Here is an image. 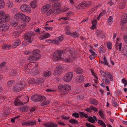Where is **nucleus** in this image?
Returning <instances> with one entry per match:
<instances>
[{
    "instance_id": "1",
    "label": "nucleus",
    "mask_w": 127,
    "mask_h": 127,
    "mask_svg": "<svg viewBox=\"0 0 127 127\" xmlns=\"http://www.w3.org/2000/svg\"><path fill=\"white\" fill-rule=\"evenodd\" d=\"M50 7V6L49 4L45 5L41 8V11L42 13H46L47 16L50 15L54 12L59 13L60 12L58 3H54L50 9H49Z\"/></svg>"
},
{
    "instance_id": "2",
    "label": "nucleus",
    "mask_w": 127,
    "mask_h": 127,
    "mask_svg": "<svg viewBox=\"0 0 127 127\" xmlns=\"http://www.w3.org/2000/svg\"><path fill=\"white\" fill-rule=\"evenodd\" d=\"M65 53H63L61 51H57L55 52L54 54L53 59L56 60L63 59L64 61L66 62H72L75 58V57L71 54L69 55L68 57V56L67 58H63L62 56L63 55L64 56Z\"/></svg>"
},
{
    "instance_id": "3",
    "label": "nucleus",
    "mask_w": 127,
    "mask_h": 127,
    "mask_svg": "<svg viewBox=\"0 0 127 127\" xmlns=\"http://www.w3.org/2000/svg\"><path fill=\"white\" fill-rule=\"evenodd\" d=\"M29 98L27 96H24L22 95L19 96L15 100V104L16 105H21L28 102Z\"/></svg>"
},
{
    "instance_id": "4",
    "label": "nucleus",
    "mask_w": 127,
    "mask_h": 127,
    "mask_svg": "<svg viewBox=\"0 0 127 127\" xmlns=\"http://www.w3.org/2000/svg\"><path fill=\"white\" fill-rule=\"evenodd\" d=\"M34 33L32 31H31L26 34L25 36V40L22 44L24 45H27L32 42L31 37L34 35Z\"/></svg>"
},
{
    "instance_id": "5",
    "label": "nucleus",
    "mask_w": 127,
    "mask_h": 127,
    "mask_svg": "<svg viewBox=\"0 0 127 127\" xmlns=\"http://www.w3.org/2000/svg\"><path fill=\"white\" fill-rule=\"evenodd\" d=\"M0 17H1L0 18V24L8 22L10 19L9 15L3 11H0Z\"/></svg>"
},
{
    "instance_id": "6",
    "label": "nucleus",
    "mask_w": 127,
    "mask_h": 127,
    "mask_svg": "<svg viewBox=\"0 0 127 127\" xmlns=\"http://www.w3.org/2000/svg\"><path fill=\"white\" fill-rule=\"evenodd\" d=\"M25 83L24 82H21L17 84L13 87V91L15 92H18L23 90L25 87Z\"/></svg>"
},
{
    "instance_id": "7",
    "label": "nucleus",
    "mask_w": 127,
    "mask_h": 127,
    "mask_svg": "<svg viewBox=\"0 0 127 127\" xmlns=\"http://www.w3.org/2000/svg\"><path fill=\"white\" fill-rule=\"evenodd\" d=\"M102 78H107L108 77L110 80L112 81L113 80V77L112 75L110 73L107 71L105 72L101 70L100 71Z\"/></svg>"
},
{
    "instance_id": "8",
    "label": "nucleus",
    "mask_w": 127,
    "mask_h": 127,
    "mask_svg": "<svg viewBox=\"0 0 127 127\" xmlns=\"http://www.w3.org/2000/svg\"><path fill=\"white\" fill-rule=\"evenodd\" d=\"M20 9L22 12H25L27 13H29L31 12V8L28 5L25 4L21 6Z\"/></svg>"
},
{
    "instance_id": "9",
    "label": "nucleus",
    "mask_w": 127,
    "mask_h": 127,
    "mask_svg": "<svg viewBox=\"0 0 127 127\" xmlns=\"http://www.w3.org/2000/svg\"><path fill=\"white\" fill-rule=\"evenodd\" d=\"M22 125L23 126H32L36 125L35 121L30 120L28 121H22Z\"/></svg>"
},
{
    "instance_id": "10",
    "label": "nucleus",
    "mask_w": 127,
    "mask_h": 127,
    "mask_svg": "<svg viewBox=\"0 0 127 127\" xmlns=\"http://www.w3.org/2000/svg\"><path fill=\"white\" fill-rule=\"evenodd\" d=\"M73 74L71 72H69L65 75L63 78L64 81L67 82H69L72 79Z\"/></svg>"
},
{
    "instance_id": "11",
    "label": "nucleus",
    "mask_w": 127,
    "mask_h": 127,
    "mask_svg": "<svg viewBox=\"0 0 127 127\" xmlns=\"http://www.w3.org/2000/svg\"><path fill=\"white\" fill-rule=\"evenodd\" d=\"M63 68L62 66L58 65L56 67L53 73V75L57 76L60 74L63 71Z\"/></svg>"
},
{
    "instance_id": "12",
    "label": "nucleus",
    "mask_w": 127,
    "mask_h": 127,
    "mask_svg": "<svg viewBox=\"0 0 127 127\" xmlns=\"http://www.w3.org/2000/svg\"><path fill=\"white\" fill-rule=\"evenodd\" d=\"M43 124L45 127H57L58 126L57 124L49 122L44 123Z\"/></svg>"
},
{
    "instance_id": "13",
    "label": "nucleus",
    "mask_w": 127,
    "mask_h": 127,
    "mask_svg": "<svg viewBox=\"0 0 127 127\" xmlns=\"http://www.w3.org/2000/svg\"><path fill=\"white\" fill-rule=\"evenodd\" d=\"M41 79L39 78H34L33 79H30L28 81L29 84H32L35 83H39L41 81Z\"/></svg>"
},
{
    "instance_id": "14",
    "label": "nucleus",
    "mask_w": 127,
    "mask_h": 127,
    "mask_svg": "<svg viewBox=\"0 0 127 127\" xmlns=\"http://www.w3.org/2000/svg\"><path fill=\"white\" fill-rule=\"evenodd\" d=\"M38 50H33L32 52V54H33L34 56V58L36 59L35 61L39 59L40 57V55L38 53Z\"/></svg>"
},
{
    "instance_id": "15",
    "label": "nucleus",
    "mask_w": 127,
    "mask_h": 127,
    "mask_svg": "<svg viewBox=\"0 0 127 127\" xmlns=\"http://www.w3.org/2000/svg\"><path fill=\"white\" fill-rule=\"evenodd\" d=\"M73 14V12L71 11L67 13L66 15L67 17H63L59 19V21L61 20H70L69 18H68L67 17L71 16Z\"/></svg>"
},
{
    "instance_id": "16",
    "label": "nucleus",
    "mask_w": 127,
    "mask_h": 127,
    "mask_svg": "<svg viewBox=\"0 0 127 127\" xmlns=\"http://www.w3.org/2000/svg\"><path fill=\"white\" fill-rule=\"evenodd\" d=\"M26 26V24H23L17 27V30H20V32L21 33L22 32L26 30L25 27Z\"/></svg>"
},
{
    "instance_id": "17",
    "label": "nucleus",
    "mask_w": 127,
    "mask_h": 127,
    "mask_svg": "<svg viewBox=\"0 0 127 127\" xmlns=\"http://www.w3.org/2000/svg\"><path fill=\"white\" fill-rule=\"evenodd\" d=\"M50 36V34L49 33H43L39 36V39L40 40H44Z\"/></svg>"
},
{
    "instance_id": "18",
    "label": "nucleus",
    "mask_w": 127,
    "mask_h": 127,
    "mask_svg": "<svg viewBox=\"0 0 127 127\" xmlns=\"http://www.w3.org/2000/svg\"><path fill=\"white\" fill-rule=\"evenodd\" d=\"M127 22V14H124L123 15L122 18L121 22V25L122 26H123V24H124L126 23Z\"/></svg>"
},
{
    "instance_id": "19",
    "label": "nucleus",
    "mask_w": 127,
    "mask_h": 127,
    "mask_svg": "<svg viewBox=\"0 0 127 127\" xmlns=\"http://www.w3.org/2000/svg\"><path fill=\"white\" fill-rule=\"evenodd\" d=\"M91 4V2L90 1L85 2L80 5H78V8L79 9H80L82 7L84 8V7L89 6Z\"/></svg>"
},
{
    "instance_id": "20",
    "label": "nucleus",
    "mask_w": 127,
    "mask_h": 127,
    "mask_svg": "<svg viewBox=\"0 0 127 127\" xmlns=\"http://www.w3.org/2000/svg\"><path fill=\"white\" fill-rule=\"evenodd\" d=\"M71 88V87L70 85L67 84L64 85V94H66L70 90Z\"/></svg>"
},
{
    "instance_id": "21",
    "label": "nucleus",
    "mask_w": 127,
    "mask_h": 127,
    "mask_svg": "<svg viewBox=\"0 0 127 127\" xmlns=\"http://www.w3.org/2000/svg\"><path fill=\"white\" fill-rule=\"evenodd\" d=\"M98 114L102 119H105L106 118V116L104 111L99 110L98 112Z\"/></svg>"
},
{
    "instance_id": "22",
    "label": "nucleus",
    "mask_w": 127,
    "mask_h": 127,
    "mask_svg": "<svg viewBox=\"0 0 127 127\" xmlns=\"http://www.w3.org/2000/svg\"><path fill=\"white\" fill-rule=\"evenodd\" d=\"M9 25L8 24H5L2 25V27L0 28V29L2 31H6L9 29Z\"/></svg>"
},
{
    "instance_id": "23",
    "label": "nucleus",
    "mask_w": 127,
    "mask_h": 127,
    "mask_svg": "<svg viewBox=\"0 0 127 127\" xmlns=\"http://www.w3.org/2000/svg\"><path fill=\"white\" fill-rule=\"evenodd\" d=\"M63 38L61 36H59L53 40V43L56 44L57 43L60 42L63 40Z\"/></svg>"
},
{
    "instance_id": "24",
    "label": "nucleus",
    "mask_w": 127,
    "mask_h": 127,
    "mask_svg": "<svg viewBox=\"0 0 127 127\" xmlns=\"http://www.w3.org/2000/svg\"><path fill=\"white\" fill-rule=\"evenodd\" d=\"M39 95H35L34 96H32L31 99L33 101L38 102L39 101V100H40V99H39Z\"/></svg>"
},
{
    "instance_id": "25",
    "label": "nucleus",
    "mask_w": 127,
    "mask_h": 127,
    "mask_svg": "<svg viewBox=\"0 0 127 127\" xmlns=\"http://www.w3.org/2000/svg\"><path fill=\"white\" fill-rule=\"evenodd\" d=\"M24 15V14H23L21 13H18L16 14L15 15V18L17 20H18L19 19H22Z\"/></svg>"
},
{
    "instance_id": "26",
    "label": "nucleus",
    "mask_w": 127,
    "mask_h": 127,
    "mask_svg": "<svg viewBox=\"0 0 127 127\" xmlns=\"http://www.w3.org/2000/svg\"><path fill=\"white\" fill-rule=\"evenodd\" d=\"M22 20L24 22H28L30 20L31 18L29 17L24 14Z\"/></svg>"
},
{
    "instance_id": "27",
    "label": "nucleus",
    "mask_w": 127,
    "mask_h": 127,
    "mask_svg": "<svg viewBox=\"0 0 127 127\" xmlns=\"http://www.w3.org/2000/svg\"><path fill=\"white\" fill-rule=\"evenodd\" d=\"M29 107L28 106H25L19 107V110L23 112H26L28 110Z\"/></svg>"
},
{
    "instance_id": "28",
    "label": "nucleus",
    "mask_w": 127,
    "mask_h": 127,
    "mask_svg": "<svg viewBox=\"0 0 127 127\" xmlns=\"http://www.w3.org/2000/svg\"><path fill=\"white\" fill-rule=\"evenodd\" d=\"M14 84V81L13 80H11L9 81L7 83V86L8 87L13 89Z\"/></svg>"
},
{
    "instance_id": "29",
    "label": "nucleus",
    "mask_w": 127,
    "mask_h": 127,
    "mask_svg": "<svg viewBox=\"0 0 127 127\" xmlns=\"http://www.w3.org/2000/svg\"><path fill=\"white\" fill-rule=\"evenodd\" d=\"M51 74V71L48 70L46 71L43 72V76L45 77H48L50 76Z\"/></svg>"
},
{
    "instance_id": "30",
    "label": "nucleus",
    "mask_w": 127,
    "mask_h": 127,
    "mask_svg": "<svg viewBox=\"0 0 127 127\" xmlns=\"http://www.w3.org/2000/svg\"><path fill=\"white\" fill-rule=\"evenodd\" d=\"M21 42L19 40H18L16 41L14 43L13 45V48H15L18 46L21 43Z\"/></svg>"
},
{
    "instance_id": "31",
    "label": "nucleus",
    "mask_w": 127,
    "mask_h": 127,
    "mask_svg": "<svg viewBox=\"0 0 127 127\" xmlns=\"http://www.w3.org/2000/svg\"><path fill=\"white\" fill-rule=\"evenodd\" d=\"M122 52L127 57V45H126L124 47Z\"/></svg>"
},
{
    "instance_id": "32",
    "label": "nucleus",
    "mask_w": 127,
    "mask_h": 127,
    "mask_svg": "<svg viewBox=\"0 0 127 127\" xmlns=\"http://www.w3.org/2000/svg\"><path fill=\"white\" fill-rule=\"evenodd\" d=\"M34 56L33 54L30 55V56L28 58V60L29 62L32 61H35V58H34Z\"/></svg>"
},
{
    "instance_id": "33",
    "label": "nucleus",
    "mask_w": 127,
    "mask_h": 127,
    "mask_svg": "<svg viewBox=\"0 0 127 127\" xmlns=\"http://www.w3.org/2000/svg\"><path fill=\"white\" fill-rule=\"evenodd\" d=\"M84 80V78L83 75H81L78 78L76 79L77 82H82Z\"/></svg>"
},
{
    "instance_id": "34",
    "label": "nucleus",
    "mask_w": 127,
    "mask_h": 127,
    "mask_svg": "<svg viewBox=\"0 0 127 127\" xmlns=\"http://www.w3.org/2000/svg\"><path fill=\"white\" fill-rule=\"evenodd\" d=\"M98 123L101 126L103 127H106V126L105 123L102 120H99L98 121Z\"/></svg>"
},
{
    "instance_id": "35",
    "label": "nucleus",
    "mask_w": 127,
    "mask_h": 127,
    "mask_svg": "<svg viewBox=\"0 0 127 127\" xmlns=\"http://www.w3.org/2000/svg\"><path fill=\"white\" fill-rule=\"evenodd\" d=\"M74 70L77 73H81L82 72V69L78 67H76L74 69Z\"/></svg>"
},
{
    "instance_id": "36",
    "label": "nucleus",
    "mask_w": 127,
    "mask_h": 127,
    "mask_svg": "<svg viewBox=\"0 0 127 127\" xmlns=\"http://www.w3.org/2000/svg\"><path fill=\"white\" fill-rule=\"evenodd\" d=\"M7 7L9 8H11L13 6V2L10 1H8L6 4Z\"/></svg>"
},
{
    "instance_id": "37",
    "label": "nucleus",
    "mask_w": 127,
    "mask_h": 127,
    "mask_svg": "<svg viewBox=\"0 0 127 127\" xmlns=\"http://www.w3.org/2000/svg\"><path fill=\"white\" fill-rule=\"evenodd\" d=\"M90 103L92 104L96 105L97 104L98 101L96 99H92L90 100Z\"/></svg>"
},
{
    "instance_id": "38",
    "label": "nucleus",
    "mask_w": 127,
    "mask_h": 127,
    "mask_svg": "<svg viewBox=\"0 0 127 127\" xmlns=\"http://www.w3.org/2000/svg\"><path fill=\"white\" fill-rule=\"evenodd\" d=\"M11 47V45L5 44L3 46L2 48L5 50H8Z\"/></svg>"
},
{
    "instance_id": "39",
    "label": "nucleus",
    "mask_w": 127,
    "mask_h": 127,
    "mask_svg": "<svg viewBox=\"0 0 127 127\" xmlns=\"http://www.w3.org/2000/svg\"><path fill=\"white\" fill-rule=\"evenodd\" d=\"M5 6V3L3 0H0V9L3 8Z\"/></svg>"
},
{
    "instance_id": "40",
    "label": "nucleus",
    "mask_w": 127,
    "mask_h": 127,
    "mask_svg": "<svg viewBox=\"0 0 127 127\" xmlns=\"http://www.w3.org/2000/svg\"><path fill=\"white\" fill-rule=\"evenodd\" d=\"M113 21V18L112 17L110 16L108 19V24L110 25L111 24Z\"/></svg>"
},
{
    "instance_id": "41",
    "label": "nucleus",
    "mask_w": 127,
    "mask_h": 127,
    "mask_svg": "<svg viewBox=\"0 0 127 127\" xmlns=\"http://www.w3.org/2000/svg\"><path fill=\"white\" fill-rule=\"evenodd\" d=\"M88 120L89 122L92 123H93L95 122V120L93 117L91 116L89 117L88 118Z\"/></svg>"
},
{
    "instance_id": "42",
    "label": "nucleus",
    "mask_w": 127,
    "mask_h": 127,
    "mask_svg": "<svg viewBox=\"0 0 127 127\" xmlns=\"http://www.w3.org/2000/svg\"><path fill=\"white\" fill-rule=\"evenodd\" d=\"M71 35L74 37L76 38H78L79 36V34L77 32H75L71 34Z\"/></svg>"
},
{
    "instance_id": "43",
    "label": "nucleus",
    "mask_w": 127,
    "mask_h": 127,
    "mask_svg": "<svg viewBox=\"0 0 127 127\" xmlns=\"http://www.w3.org/2000/svg\"><path fill=\"white\" fill-rule=\"evenodd\" d=\"M10 109V108H8L7 109H5V112L6 113L4 115L3 114L0 117H6V116L9 113V111Z\"/></svg>"
},
{
    "instance_id": "44",
    "label": "nucleus",
    "mask_w": 127,
    "mask_h": 127,
    "mask_svg": "<svg viewBox=\"0 0 127 127\" xmlns=\"http://www.w3.org/2000/svg\"><path fill=\"white\" fill-rule=\"evenodd\" d=\"M106 78H102V81L104 83V82L105 81V83L106 84H109L110 82V81L107 79H106Z\"/></svg>"
},
{
    "instance_id": "45",
    "label": "nucleus",
    "mask_w": 127,
    "mask_h": 127,
    "mask_svg": "<svg viewBox=\"0 0 127 127\" xmlns=\"http://www.w3.org/2000/svg\"><path fill=\"white\" fill-rule=\"evenodd\" d=\"M64 85H60L58 87V89L59 90H61L64 92Z\"/></svg>"
},
{
    "instance_id": "46",
    "label": "nucleus",
    "mask_w": 127,
    "mask_h": 127,
    "mask_svg": "<svg viewBox=\"0 0 127 127\" xmlns=\"http://www.w3.org/2000/svg\"><path fill=\"white\" fill-rule=\"evenodd\" d=\"M112 43L110 42H108L107 44V46L108 49H111L112 48Z\"/></svg>"
},
{
    "instance_id": "47",
    "label": "nucleus",
    "mask_w": 127,
    "mask_h": 127,
    "mask_svg": "<svg viewBox=\"0 0 127 127\" xmlns=\"http://www.w3.org/2000/svg\"><path fill=\"white\" fill-rule=\"evenodd\" d=\"M69 122L70 123L74 124H77L78 123V122L76 120L74 119H71L70 120H69Z\"/></svg>"
},
{
    "instance_id": "48",
    "label": "nucleus",
    "mask_w": 127,
    "mask_h": 127,
    "mask_svg": "<svg viewBox=\"0 0 127 127\" xmlns=\"http://www.w3.org/2000/svg\"><path fill=\"white\" fill-rule=\"evenodd\" d=\"M50 103L49 100H47L45 101H43L41 104V105L42 106H43L45 105H47Z\"/></svg>"
},
{
    "instance_id": "49",
    "label": "nucleus",
    "mask_w": 127,
    "mask_h": 127,
    "mask_svg": "<svg viewBox=\"0 0 127 127\" xmlns=\"http://www.w3.org/2000/svg\"><path fill=\"white\" fill-rule=\"evenodd\" d=\"M20 34L19 32L17 31H15L13 33V36L15 37H17Z\"/></svg>"
},
{
    "instance_id": "50",
    "label": "nucleus",
    "mask_w": 127,
    "mask_h": 127,
    "mask_svg": "<svg viewBox=\"0 0 127 127\" xmlns=\"http://www.w3.org/2000/svg\"><path fill=\"white\" fill-rule=\"evenodd\" d=\"M122 82L124 84V87H126L127 85V80L125 78H123L122 79Z\"/></svg>"
},
{
    "instance_id": "51",
    "label": "nucleus",
    "mask_w": 127,
    "mask_h": 127,
    "mask_svg": "<svg viewBox=\"0 0 127 127\" xmlns=\"http://www.w3.org/2000/svg\"><path fill=\"white\" fill-rule=\"evenodd\" d=\"M31 6L33 8H35L36 6V4L35 2H32L31 4Z\"/></svg>"
},
{
    "instance_id": "52",
    "label": "nucleus",
    "mask_w": 127,
    "mask_h": 127,
    "mask_svg": "<svg viewBox=\"0 0 127 127\" xmlns=\"http://www.w3.org/2000/svg\"><path fill=\"white\" fill-rule=\"evenodd\" d=\"M46 97L43 96H40L39 95V99L40 100L39 101H44L45 100Z\"/></svg>"
},
{
    "instance_id": "53",
    "label": "nucleus",
    "mask_w": 127,
    "mask_h": 127,
    "mask_svg": "<svg viewBox=\"0 0 127 127\" xmlns=\"http://www.w3.org/2000/svg\"><path fill=\"white\" fill-rule=\"evenodd\" d=\"M96 54H92L89 56V57L91 60H92L96 56Z\"/></svg>"
},
{
    "instance_id": "54",
    "label": "nucleus",
    "mask_w": 127,
    "mask_h": 127,
    "mask_svg": "<svg viewBox=\"0 0 127 127\" xmlns=\"http://www.w3.org/2000/svg\"><path fill=\"white\" fill-rule=\"evenodd\" d=\"M123 37L124 41L126 43H127V35L126 34H124L123 35Z\"/></svg>"
},
{
    "instance_id": "55",
    "label": "nucleus",
    "mask_w": 127,
    "mask_h": 127,
    "mask_svg": "<svg viewBox=\"0 0 127 127\" xmlns=\"http://www.w3.org/2000/svg\"><path fill=\"white\" fill-rule=\"evenodd\" d=\"M86 125L87 127H95L94 125L88 123H86Z\"/></svg>"
},
{
    "instance_id": "56",
    "label": "nucleus",
    "mask_w": 127,
    "mask_h": 127,
    "mask_svg": "<svg viewBox=\"0 0 127 127\" xmlns=\"http://www.w3.org/2000/svg\"><path fill=\"white\" fill-rule=\"evenodd\" d=\"M72 116L73 117H75L76 118H78L79 117V115L78 113H73Z\"/></svg>"
},
{
    "instance_id": "57",
    "label": "nucleus",
    "mask_w": 127,
    "mask_h": 127,
    "mask_svg": "<svg viewBox=\"0 0 127 127\" xmlns=\"http://www.w3.org/2000/svg\"><path fill=\"white\" fill-rule=\"evenodd\" d=\"M90 107L92 110H93L95 112H96L97 110V108L95 107L91 106H90Z\"/></svg>"
},
{
    "instance_id": "58",
    "label": "nucleus",
    "mask_w": 127,
    "mask_h": 127,
    "mask_svg": "<svg viewBox=\"0 0 127 127\" xmlns=\"http://www.w3.org/2000/svg\"><path fill=\"white\" fill-rule=\"evenodd\" d=\"M103 61L104 62V65H108V62H107V60L105 58V57H104L103 58Z\"/></svg>"
},
{
    "instance_id": "59",
    "label": "nucleus",
    "mask_w": 127,
    "mask_h": 127,
    "mask_svg": "<svg viewBox=\"0 0 127 127\" xmlns=\"http://www.w3.org/2000/svg\"><path fill=\"white\" fill-rule=\"evenodd\" d=\"M37 67H36V68L35 67L32 69V72L34 74V75H36L38 73L37 72L36 70H35V69H36V68Z\"/></svg>"
},
{
    "instance_id": "60",
    "label": "nucleus",
    "mask_w": 127,
    "mask_h": 127,
    "mask_svg": "<svg viewBox=\"0 0 127 127\" xmlns=\"http://www.w3.org/2000/svg\"><path fill=\"white\" fill-rule=\"evenodd\" d=\"M61 117L63 119L65 120L69 119V118L68 116H62Z\"/></svg>"
},
{
    "instance_id": "61",
    "label": "nucleus",
    "mask_w": 127,
    "mask_h": 127,
    "mask_svg": "<svg viewBox=\"0 0 127 127\" xmlns=\"http://www.w3.org/2000/svg\"><path fill=\"white\" fill-rule=\"evenodd\" d=\"M11 25L13 27H15L16 26H17L18 24L16 22H14L13 23H12L11 24Z\"/></svg>"
},
{
    "instance_id": "62",
    "label": "nucleus",
    "mask_w": 127,
    "mask_h": 127,
    "mask_svg": "<svg viewBox=\"0 0 127 127\" xmlns=\"http://www.w3.org/2000/svg\"><path fill=\"white\" fill-rule=\"evenodd\" d=\"M33 66L32 64V63H29L27 65V67L28 68L30 69Z\"/></svg>"
},
{
    "instance_id": "63",
    "label": "nucleus",
    "mask_w": 127,
    "mask_h": 127,
    "mask_svg": "<svg viewBox=\"0 0 127 127\" xmlns=\"http://www.w3.org/2000/svg\"><path fill=\"white\" fill-rule=\"evenodd\" d=\"M18 10V9L17 8H14L11 10V11L12 13H14L16 12Z\"/></svg>"
},
{
    "instance_id": "64",
    "label": "nucleus",
    "mask_w": 127,
    "mask_h": 127,
    "mask_svg": "<svg viewBox=\"0 0 127 127\" xmlns=\"http://www.w3.org/2000/svg\"><path fill=\"white\" fill-rule=\"evenodd\" d=\"M58 123L60 125H62L63 126H64L65 125V124L64 123L60 121H58Z\"/></svg>"
}]
</instances>
